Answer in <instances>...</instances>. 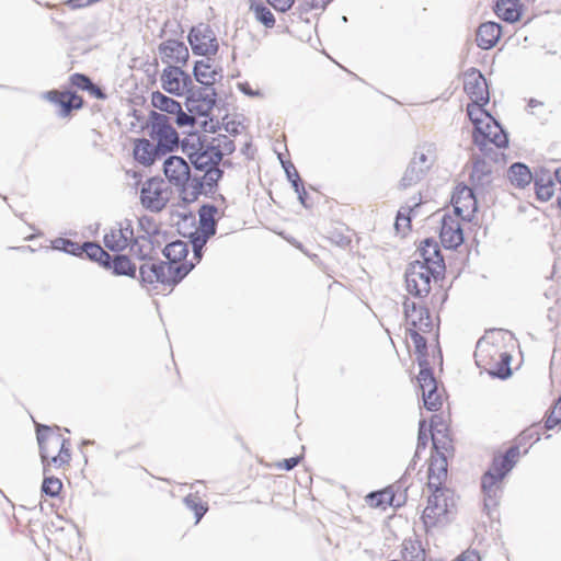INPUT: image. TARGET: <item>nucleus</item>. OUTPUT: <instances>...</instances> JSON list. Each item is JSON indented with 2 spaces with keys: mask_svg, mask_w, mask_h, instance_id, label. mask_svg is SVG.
Wrapping results in <instances>:
<instances>
[{
  "mask_svg": "<svg viewBox=\"0 0 561 561\" xmlns=\"http://www.w3.org/2000/svg\"><path fill=\"white\" fill-rule=\"evenodd\" d=\"M421 204V197L416 198L413 197L411 199V203L407 204L405 206H402L400 210L398 211L397 220H396V228L399 229L401 225V220H404L407 225L410 222V214L414 211L415 207H419Z\"/></svg>",
  "mask_w": 561,
  "mask_h": 561,
  "instance_id": "de8ad7c7",
  "label": "nucleus"
},
{
  "mask_svg": "<svg viewBox=\"0 0 561 561\" xmlns=\"http://www.w3.org/2000/svg\"><path fill=\"white\" fill-rule=\"evenodd\" d=\"M290 168L293 169V175L295 179L290 180L291 182V185L295 190V192L298 194V197H299V201L302 205H305V195H306V191L305 188L301 186V183H300V178H299V174L296 170V168L294 167V164H290Z\"/></svg>",
  "mask_w": 561,
  "mask_h": 561,
  "instance_id": "13d9d810",
  "label": "nucleus"
},
{
  "mask_svg": "<svg viewBox=\"0 0 561 561\" xmlns=\"http://www.w3.org/2000/svg\"><path fill=\"white\" fill-rule=\"evenodd\" d=\"M447 501L443 491H433V494L428 497L427 504L423 511L422 519L426 527H434L440 523L448 510Z\"/></svg>",
  "mask_w": 561,
  "mask_h": 561,
  "instance_id": "412c9836",
  "label": "nucleus"
},
{
  "mask_svg": "<svg viewBox=\"0 0 561 561\" xmlns=\"http://www.w3.org/2000/svg\"><path fill=\"white\" fill-rule=\"evenodd\" d=\"M543 428L540 424L530 425L514 439L513 445L503 455L516 463L520 456L527 454L529 448L540 439Z\"/></svg>",
  "mask_w": 561,
  "mask_h": 561,
  "instance_id": "2eb2a0df",
  "label": "nucleus"
},
{
  "mask_svg": "<svg viewBox=\"0 0 561 561\" xmlns=\"http://www.w3.org/2000/svg\"><path fill=\"white\" fill-rule=\"evenodd\" d=\"M486 103H474L468 104L467 106V113L470 118V121L473 123L476 127V131L478 130V127L482 126L485 122H488V118H493L489 113H486L482 106Z\"/></svg>",
  "mask_w": 561,
  "mask_h": 561,
  "instance_id": "ea45409f",
  "label": "nucleus"
},
{
  "mask_svg": "<svg viewBox=\"0 0 561 561\" xmlns=\"http://www.w3.org/2000/svg\"><path fill=\"white\" fill-rule=\"evenodd\" d=\"M536 195L541 202L549 201L554 194V184L551 178H538L535 181Z\"/></svg>",
  "mask_w": 561,
  "mask_h": 561,
  "instance_id": "a19ab883",
  "label": "nucleus"
},
{
  "mask_svg": "<svg viewBox=\"0 0 561 561\" xmlns=\"http://www.w3.org/2000/svg\"><path fill=\"white\" fill-rule=\"evenodd\" d=\"M430 433L435 455L446 456L454 450L449 425L442 416H432Z\"/></svg>",
  "mask_w": 561,
  "mask_h": 561,
  "instance_id": "4468645a",
  "label": "nucleus"
},
{
  "mask_svg": "<svg viewBox=\"0 0 561 561\" xmlns=\"http://www.w3.org/2000/svg\"><path fill=\"white\" fill-rule=\"evenodd\" d=\"M210 237L211 236H206L205 233L202 232V230L198 229L191 236V242L193 245L195 257L201 259L202 249Z\"/></svg>",
  "mask_w": 561,
  "mask_h": 561,
  "instance_id": "603ef678",
  "label": "nucleus"
},
{
  "mask_svg": "<svg viewBox=\"0 0 561 561\" xmlns=\"http://www.w3.org/2000/svg\"><path fill=\"white\" fill-rule=\"evenodd\" d=\"M254 14L259 22L266 27H273L275 24V18L270 9L264 5H256L254 8Z\"/></svg>",
  "mask_w": 561,
  "mask_h": 561,
  "instance_id": "3c124183",
  "label": "nucleus"
},
{
  "mask_svg": "<svg viewBox=\"0 0 561 561\" xmlns=\"http://www.w3.org/2000/svg\"><path fill=\"white\" fill-rule=\"evenodd\" d=\"M413 262H419L422 265L433 268L436 274H444L445 272V263L438 244L430 239L422 242V245L419 249L417 259Z\"/></svg>",
  "mask_w": 561,
  "mask_h": 561,
  "instance_id": "5701e85b",
  "label": "nucleus"
},
{
  "mask_svg": "<svg viewBox=\"0 0 561 561\" xmlns=\"http://www.w3.org/2000/svg\"><path fill=\"white\" fill-rule=\"evenodd\" d=\"M169 191L162 179H149L141 188L140 201L151 211H160L169 202Z\"/></svg>",
  "mask_w": 561,
  "mask_h": 561,
  "instance_id": "9d476101",
  "label": "nucleus"
},
{
  "mask_svg": "<svg viewBox=\"0 0 561 561\" xmlns=\"http://www.w3.org/2000/svg\"><path fill=\"white\" fill-rule=\"evenodd\" d=\"M220 149L214 146V142L208 140L204 148L191 162L196 170L205 171L201 185L207 186L211 190L222 175V171L219 169L220 162Z\"/></svg>",
  "mask_w": 561,
  "mask_h": 561,
  "instance_id": "39448f33",
  "label": "nucleus"
},
{
  "mask_svg": "<svg viewBox=\"0 0 561 561\" xmlns=\"http://www.w3.org/2000/svg\"><path fill=\"white\" fill-rule=\"evenodd\" d=\"M440 241L447 249H456L463 242V232L459 216L444 215L440 227Z\"/></svg>",
  "mask_w": 561,
  "mask_h": 561,
  "instance_id": "aec40b11",
  "label": "nucleus"
},
{
  "mask_svg": "<svg viewBox=\"0 0 561 561\" xmlns=\"http://www.w3.org/2000/svg\"><path fill=\"white\" fill-rule=\"evenodd\" d=\"M242 128L243 126L236 121H224L222 126L219 127L220 130L224 129L227 134L231 136L240 134Z\"/></svg>",
  "mask_w": 561,
  "mask_h": 561,
  "instance_id": "052dcab7",
  "label": "nucleus"
},
{
  "mask_svg": "<svg viewBox=\"0 0 561 561\" xmlns=\"http://www.w3.org/2000/svg\"><path fill=\"white\" fill-rule=\"evenodd\" d=\"M188 42L195 55L211 57L218 51L219 44L215 32L208 24L201 23L190 31Z\"/></svg>",
  "mask_w": 561,
  "mask_h": 561,
  "instance_id": "1a4fd4ad",
  "label": "nucleus"
},
{
  "mask_svg": "<svg viewBox=\"0 0 561 561\" xmlns=\"http://www.w3.org/2000/svg\"><path fill=\"white\" fill-rule=\"evenodd\" d=\"M515 462L508 459L503 453L494 454L489 470L481 478V489L484 499V507L492 516L500 504L503 494L504 479L513 469Z\"/></svg>",
  "mask_w": 561,
  "mask_h": 561,
  "instance_id": "20e7f679",
  "label": "nucleus"
},
{
  "mask_svg": "<svg viewBox=\"0 0 561 561\" xmlns=\"http://www.w3.org/2000/svg\"><path fill=\"white\" fill-rule=\"evenodd\" d=\"M151 104L154 108L173 114L180 112V103L160 91L152 92Z\"/></svg>",
  "mask_w": 561,
  "mask_h": 561,
  "instance_id": "c9c22d12",
  "label": "nucleus"
},
{
  "mask_svg": "<svg viewBox=\"0 0 561 561\" xmlns=\"http://www.w3.org/2000/svg\"><path fill=\"white\" fill-rule=\"evenodd\" d=\"M144 283L150 285L161 284L170 287L169 262H145L139 270Z\"/></svg>",
  "mask_w": 561,
  "mask_h": 561,
  "instance_id": "b1692460",
  "label": "nucleus"
},
{
  "mask_svg": "<svg viewBox=\"0 0 561 561\" xmlns=\"http://www.w3.org/2000/svg\"><path fill=\"white\" fill-rule=\"evenodd\" d=\"M405 325L415 347L419 366L442 365L443 356L438 346L439 318H413Z\"/></svg>",
  "mask_w": 561,
  "mask_h": 561,
  "instance_id": "f03ea898",
  "label": "nucleus"
},
{
  "mask_svg": "<svg viewBox=\"0 0 561 561\" xmlns=\"http://www.w3.org/2000/svg\"><path fill=\"white\" fill-rule=\"evenodd\" d=\"M454 215L470 221L477 210V199L473 191L466 185H458L453 194Z\"/></svg>",
  "mask_w": 561,
  "mask_h": 561,
  "instance_id": "a211bd4d",
  "label": "nucleus"
},
{
  "mask_svg": "<svg viewBox=\"0 0 561 561\" xmlns=\"http://www.w3.org/2000/svg\"><path fill=\"white\" fill-rule=\"evenodd\" d=\"M332 0H300L298 9L301 12L311 10H324Z\"/></svg>",
  "mask_w": 561,
  "mask_h": 561,
  "instance_id": "5fc2aeb1",
  "label": "nucleus"
},
{
  "mask_svg": "<svg viewBox=\"0 0 561 561\" xmlns=\"http://www.w3.org/2000/svg\"><path fill=\"white\" fill-rule=\"evenodd\" d=\"M514 336L510 331L491 329L480 337L474 351L478 367L489 375L505 379L511 376Z\"/></svg>",
  "mask_w": 561,
  "mask_h": 561,
  "instance_id": "f257e3e1",
  "label": "nucleus"
},
{
  "mask_svg": "<svg viewBox=\"0 0 561 561\" xmlns=\"http://www.w3.org/2000/svg\"><path fill=\"white\" fill-rule=\"evenodd\" d=\"M162 154L157 146L148 139H138L134 146V158L139 163L148 167L151 165L154 160Z\"/></svg>",
  "mask_w": 561,
  "mask_h": 561,
  "instance_id": "cd10ccee",
  "label": "nucleus"
},
{
  "mask_svg": "<svg viewBox=\"0 0 561 561\" xmlns=\"http://www.w3.org/2000/svg\"><path fill=\"white\" fill-rule=\"evenodd\" d=\"M238 89L248 96L255 98L261 96L259 89H253L249 82H239Z\"/></svg>",
  "mask_w": 561,
  "mask_h": 561,
  "instance_id": "0e129e2a",
  "label": "nucleus"
},
{
  "mask_svg": "<svg viewBox=\"0 0 561 561\" xmlns=\"http://www.w3.org/2000/svg\"><path fill=\"white\" fill-rule=\"evenodd\" d=\"M427 174V171L423 168L419 167L417 164H414V161L411 159L402 179H401V185L403 187H408L411 185H414L419 183L421 180L425 178Z\"/></svg>",
  "mask_w": 561,
  "mask_h": 561,
  "instance_id": "4c0bfd02",
  "label": "nucleus"
},
{
  "mask_svg": "<svg viewBox=\"0 0 561 561\" xmlns=\"http://www.w3.org/2000/svg\"><path fill=\"white\" fill-rule=\"evenodd\" d=\"M465 91L474 103H488L490 100L485 78L476 69L465 73Z\"/></svg>",
  "mask_w": 561,
  "mask_h": 561,
  "instance_id": "4be33fe9",
  "label": "nucleus"
},
{
  "mask_svg": "<svg viewBox=\"0 0 561 561\" xmlns=\"http://www.w3.org/2000/svg\"><path fill=\"white\" fill-rule=\"evenodd\" d=\"M139 239L134 236V229L128 220L112 227L103 238L105 247L114 252H121L130 247L134 251Z\"/></svg>",
  "mask_w": 561,
  "mask_h": 561,
  "instance_id": "ddd939ff",
  "label": "nucleus"
},
{
  "mask_svg": "<svg viewBox=\"0 0 561 561\" xmlns=\"http://www.w3.org/2000/svg\"><path fill=\"white\" fill-rule=\"evenodd\" d=\"M210 142H214V146L220 149V160L224 154H229L234 150V144L227 135L219 134L218 137L211 138Z\"/></svg>",
  "mask_w": 561,
  "mask_h": 561,
  "instance_id": "8fccbe9b",
  "label": "nucleus"
},
{
  "mask_svg": "<svg viewBox=\"0 0 561 561\" xmlns=\"http://www.w3.org/2000/svg\"><path fill=\"white\" fill-rule=\"evenodd\" d=\"M218 209L211 205H205L199 209V226L198 230H202L206 236H214L216 232V215Z\"/></svg>",
  "mask_w": 561,
  "mask_h": 561,
  "instance_id": "72a5a7b5",
  "label": "nucleus"
},
{
  "mask_svg": "<svg viewBox=\"0 0 561 561\" xmlns=\"http://www.w3.org/2000/svg\"><path fill=\"white\" fill-rule=\"evenodd\" d=\"M427 432H430V427H427L426 421L422 420L419 424V437H417V451L420 449H424L427 446L428 443V435Z\"/></svg>",
  "mask_w": 561,
  "mask_h": 561,
  "instance_id": "4d7b16f0",
  "label": "nucleus"
},
{
  "mask_svg": "<svg viewBox=\"0 0 561 561\" xmlns=\"http://www.w3.org/2000/svg\"><path fill=\"white\" fill-rule=\"evenodd\" d=\"M150 136L162 154L173 151L179 145V135L164 114H153Z\"/></svg>",
  "mask_w": 561,
  "mask_h": 561,
  "instance_id": "0eeeda50",
  "label": "nucleus"
},
{
  "mask_svg": "<svg viewBox=\"0 0 561 561\" xmlns=\"http://www.w3.org/2000/svg\"><path fill=\"white\" fill-rule=\"evenodd\" d=\"M442 276L428 266L411 262L405 270L407 290L415 297H425L431 291L432 280L436 282Z\"/></svg>",
  "mask_w": 561,
  "mask_h": 561,
  "instance_id": "423d86ee",
  "label": "nucleus"
},
{
  "mask_svg": "<svg viewBox=\"0 0 561 561\" xmlns=\"http://www.w3.org/2000/svg\"><path fill=\"white\" fill-rule=\"evenodd\" d=\"M159 83L163 91L174 96H184L190 91L193 80L180 66H165L160 76Z\"/></svg>",
  "mask_w": 561,
  "mask_h": 561,
  "instance_id": "6e6552de",
  "label": "nucleus"
},
{
  "mask_svg": "<svg viewBox=\"0 0 561 561\" xmlns=\"http://www.w3.org/2000/svg\"><path fill=\"white\" fill-rule=\"evenodd\" d=\"M46 98L56 104L61 106L62 115H67L71 108L79 107L81 105V98L71 92H58L49 91Z\"/></svg>",
  "mask_w": 561,
  "mask_h": 561,
  "instance_id": "2f4dec72",
  "label": "nucleus"
},
{
  "mask_svg": "<svg viewBox=\"0 0 561 561\" xmlns=\"http://www.w3.org/2000/svg\"><path fill=\"white\" fill-rule=\"evenodd\" d=\"M54 249L76 254L80 250V247L68 239L58 238L54 241Z\"/></svg>",
  "mask_w": 561,
  "mask_h": 561,
  "instance_id": "6e6d98bb",
  "label": "nucleus"
},
{
  "mask_svg": "<svg viewBox=\"0 0 561 561\" xmlns=\"http://www.w3.org/2000/svg\"><path fill=\"white\" fill-rule=\"evenodd\" d=\"M394 492L392 488H386L383 490L370 493L366 496V503L371 508L386 511L390 506H399V503L394 502Z\"/></svg>",
  "mask_w": 561,
  "mask_h": 561,
  "instance_id": "c756f323",
  "label": "nucleus"
},
{
  "mask_svg": "<svg viewBox=\"0 0 561 561\" xmlns=\"http://www.w3.org/2000/svg\"><path fill=\"white\" fill-rule=\"evenodd\" d=\"M473 139L478 146H485L486 142H490L497 148H504L508 142L507 135L494 118H488V122L478 127Z\"/></svg>",
  "mask_w": 561,
  "mask_h": 561,
  "instance_id": "dca6fc26",
  "label": "nucleus"
},
{
  "mask_svg": "<svg viewBox=\"0 0 561 561\" xmlns=\"http://www.w3.org/2000/svg\"><path fill=\"white\" fill-rule=\"evenodd\" d=\"M169 266L171 272L170 287H172L183 279V277L188 273V268L184 263L180 262H169Z\"/></svg>",
  "mask_w": 561,
  "mask_h": 561,
  "instance_id": "09e8293b",
  "label": "nucleus"
},
{
  "mask_svg": "<svg viewBox=\"0 0 561 561\" xmlns=\"http://www.w3.org/2000/svg\"><path fill=\"white\" fill-rule=\"evenodd\" d=\"M447 479V457L444 455H432L427 468V486L431 491H443Z\"/></svg>",
  "mask_w": 561,
  "mask_h": 561,
  "instance_id": "393cba45",
  "label": "nucleus"
},
{
  "mask_svg": "<svg viewBox=\"0 0 561 561\" xmlns=\"http://www.w3.org/2000/svg\"><path fill=\"white\" fill-rule=\"evenodd\" d=\"M186 253L187 245L183 241L171 242L163 250V254L169 262H179L186 256Z\"/></svg>",
  "mask_w": 561,
  "mask_h": 561,
  "instance_id": "79ce46f5",
  "label": "nucleus"
},
{
  "mask_svg": "<svg viewBox=\"0 0 561 561\" xmlns=\"http://www.w3.org/2000/svg\"><path fill=\"white\" fill-rule=\"evenodd\" d=\"M290 164H291L290 162H288L287 164L283 162V167H284V169H285V172H286L287 179H288L289 181H290V180H293V179H295V178H294V175H293V169L290 168Z\"/></svg>",
  "mask_w": 561,
  "mask_h": 561,
  "instance_id": "774afa93",
  "label": "nucleus"
},
{
  "mask_svg": "<svg viewBox=\"0 0 561 561\" xmlns=\"http://www.w3.org/2000/svg\"><path fill=\"white\" fill-rule=\"evenodd\" d=\"M300 460H301L300 457L287 458V459L276 462L275 467L280 470L289 471L293 468H295L300 462Z\"/></svg>",
  "mask_w": 561,
  "mask_h": 561,
  "instance_id": "680f3d73",
  "label": "nucleus"
},
{
  "mask_svg": "<svg viewBox=\"0 0 561 561\" xmlns=\"http://www.w3.org/2000/svg\"><path fill=\"white\" fill-rule=\"evenodd\" d=\"M113 270L117 275L133 276L136 272L135 265L125 255H115L113 260Z\"/></svg>",
  "mask_w": 561,
  "mask_h": 561,
  "instance_id": "37998d69",
  "label": "nucleus"
},
{
  "mask_svg": "<svg viewBox=\"0 0 561 561\" xmlns=\"http://www.w3.org/2000/svg\"><path fill=\"white\" fill-rule=\"evenodd\" d=\"M207 141V136L202 137L196 133H191L181 141V148L192 162Z\"/></svg>",
  "mask_w": 561,
  "mask_h": 561,
  "instance_id": "473e14b6",
  "label": "nucleus"
},
{
  "mask_svg": "<svg viewBox=\"0 0 561 561\" xmlns=\"http://www.w3.org/2000/svg\"><path fill=\"white\" fill-rule=\"evenodd\" d=\"M83 248L87 255L92 260L102 261L103 257H105L106 260L110 259V255L100 245L95 243L87 242L84 243Z\"/></svg>",
  "mask_w": 561,
  "mask_h": 561,
  "instance_id": "864d4df0",
  "label": "nucleus"
},
{
  "mask_svg": "<svg viewBox=\"0 0 561 561\" xmlns=\"http://www.w3.org/2000/svg\"><path fill=\"white\" fill-rule=\"evenodd\" d=\"M495 13L505 22H517L520 18L519 0H496Z\"/></svg>",
  "mask_w": 561,
  "mask_h": 561,
  "instance_id": "7c9ffc66",
  "label": "nucleus"
},
{
  "mask_svg": "<svg viewBox=\"0 0 561 561\" xmlns=\"http://www.w3.org/2000/svg\"><path fill=\"white\" fill-rule=\"evenodd\" d=\"M561 425V397L558 399L556 404L550 410L546 417L543 427L546 430H553Z\"/></svg>",
  "mask_w": 561,
  "mask_h": 561,
  "instance_id": "49530a36",
  "label": "nucleus"
},
{
  "mask_svg": "<svg viewBox=\"0 0 561 561\" xmlns=\"http://www.w3.org/2000/svg\"><path fill=\"white\" fill-rule=\"evenodd\" d=\"M501 25L495 22L482 23L477 31V44L482 49L492 48L501 37Z\"/></svg>",
  "mask_w": 561,
  "mask_h": 561,
  "instance_id": "a878e982",
  "label": "nucleus"
},
{
  "mask_svg": "<svg viewBox=\"0 0 561 561\" xmlns=\"http://www.w3.org/2000/svg\"><path fill=\"white\" fill-rule=\"evenodd\" d=\"M435 366L420 367L417 382L422 390L424 407L428 411H438L443 405V393L438 390L437 381L433 375Z\"/></svg>",
  "mask_w": 561,
  "mask_h": 561,
  "instance_id": "9b49d317",
  "label": "nucleus"
},
{
  "mask_svg": "<svg viewBox=\"0 0 561 561\" xmlns=\"http://www.w3.org/2000/svg\"><path fill=\"white\" fill-rule=\"evenodd\" d=\"M184 503L188 510L195 515V524H198L208 511L207 503L198 494V492L190 493L184 497Z\"/></svg>",
  "mask_w": 561,
  "mask_h": 561,
  "instance_id": "e433bc0d",
  "label": "nucleus"
},
{
  "mask_svg": "<svg viewBox=\"0 0 561 561\" xmlns=\"http://www.w3.org/2000/svg\"><path fill=\"white\" fill-rule=\"evenodd\" d=\"M185 96L187 111L199 116L209 115L216 103L214 87L195 88L192 84Z\"/></svg>",
  "mask_w": 561,
  "mask_h": 561,
  "instance_id": "f8f14e48",
  "label": "nucleus"
},
{
  "mask_svg": "<svg viewBox=\"0 0 561 561\" xmlns=\"http://www.w3.org/2000/svg\"><path fill=\"white\" fill-rule=\"evenodd\" d=\"M159 56L165 66H182L188 60L190 54L186 45L175 39L162 42L158 47Z\"/></svg>",
  "mask_w": 561,
  "mask_h": 561,
  "instance_id": "6ab92c4d",
  "label": "nucleus"
},
{
  "mask_svg": "<svg viewBox=\"0 0 561 561\" xmlns=\"http://www.w3.org/2000/svg\"><path fill=\"white\" fill-rule=\"evenodd\" d=\"M173 115H175L174 122L179 127L193 126L195 123V118L192 115L184 113L181 106L180 112H174Z\"/></svg>",
  "mask_w": 561,
  "mask_h": 561,
  "instance_id": "bf43d9fd",
  "label": "nucleus"
},
{
  "mask_svg": "<svg viewBox=\"0 0 561 561\" xmlns=\"http://www.w3.org/2000/svg\"><path fill=\"white\" fill-rule=\"evenodd\" d=\"M275 10L277 11H280V12H286L288 11L295 0H266Z\"/></svg>",
  "mask_w": 561,
  "mask_h": 561,
  "instance_id": "e2e57ef3",
  "label": "nucleus"
},
{
  "mask_svg": "<svg viewBox=\"0 0 561 561\" xmlns=\"http://www.w3.org/2000/svg\"><path fill=\"white\" fill-rule=\"evenodd\" d=\"M44 476L42 492L51 497L59 495L62 490L61 480L56 477L48 476V473Z\"/></svg>",
  "mask_w": 561,
  "mask_h": 561,
  "instance_id": "c03bdc74",
  "label": "nucleus"
},
{
  "mask_svg": "<svg viewBox=\"0 0 561 561\" xmlns=\"http://www.w3.org/2000/svg\"><path fill=\"white\" fill-rule=\"evenodd\" d=\"M38 444L44 474L51 469L67 470L70 467L72 444L59 431H44L38 437Z\"/></svg>",
  "mask_w": 561,
  "mask_h": 561,
  "instance_id": "7ed1b4c3",
  "label": "nucleus"
},
{
  "mask_svg": "<svg viewBox=\"0 0 561 561\" xmlns=\"http://www.w3.org/2000/svg\"><path fill=\"white\" fill-rule=\"evenodd\" d=\"M193 72L196 81L204 87H213L215 82L221 78V75L210 62V57H207V60L196 61Z\"/></svg>",
  "mask_w": 561,
  "mask_h": 561,
  "instance_id": "bb28decb",
  "label": "nucleus"
},
{
  "mask_svg": "<svg viewBox=\"0 0 561 561\" xmlns=\"http://www.w3.org/2000/svg\"><path fill=\"white\" fill-rule=\"evenodd\" d=\"M401 554L404 561H425V551L417 541H404Z\"/></svg>",
  "mask_w": 561,
  "mask_h": 561,
  "instance_id": "58836bf2",
  "label": "nucleus"
},
{
  "mask_svg": "<svg viewBox=\"0 0 561 561\" xmlns=\"http://www.w3.org/2000/svg\"><path fill=\"white\" fill-rule=\"evenodd\" d=\"M412 160L414 164L423 168L427 172L437 160V147L433 142H424L416 147Z\"/></svg>",
  "mask_w": 561,
  "mask_h": 561,
  "instance_id": "c85d7f7f",
  "label": "nucleus"
},
{
  "mask_svg": "<svg viewBox=\"0 0 561 561\" xmlns=\"http://www.w3.org/2000/svg\"><path fill=\"white\" fill-rule=\"evenodd\" d=\"M71 83L81 90H89L94 93L98 98H103L102 91L96 88L91 80L84 75L75 73L71 76Z\"/></svg>",
  "mask_w": 561,
  "mask_h": 561,
  "instance_id": "a18cd8bd",
  "label": "nucleus"
},
{
  "mask_svg": "<svg viewBox=\"0 0 561 561\" xmlns=\"http://www.w3.org/2000/svg\"><path fill=\"white\" fill-rule=\"evenodd\" d=\"M507 176L513 185L524 188L530 184L533 175L527 165L523 163H514L510 167Z\"/></svg>",
  "mask_w": 561,
  "mask_h": 561,
  "instance_id": "f704fd0d",
  "label": "nucleus"
},
{
  "mask_svg": "<svg viewBox=\"0 0 561 561\" xmlns=\"http://www.w3.org/2000/svg\"><path fill=\"white\" fill-rule=\"evenodd\" d=\"M163 172L168 181L178 188H184L191 178L187 162L178 156H170L165 159Z\"/></svg>",
  "mask_w": 561,
  "mask_h": 561,
  "instance_id": "f3484780",
  "label": "nucleus"
},
{
  "mask_svg": "<svg viewBox=\"0 0 561 561\" xmlns=\"http://www.w3.org/2000/svg\"><path fill=\"white\" fill-rule=\"evenodd\" d=\"M455 561H481V559L477 551L466 550Z\"/></svg>",
  "mask_w": 561,
  "mask_h": 561,
  "instance_id": "69168bd1",
  "label": "nucleus"
},
{
  "mask_svg": "<svg viewBox=\"0 0 561 561\" xmlns=\"http://www.w3.org/2000/svg\"><path fill=\"white\" fill-rule=\"evenodd\" d=\"M554 178L560 184V195L558 197V205L561 208V168H558L554 172Z\"/></svg>",
  "mask_w": 561,
  "mask_h": 561,
  "instance_id": "338daca9",
  "label": "nucleus"
}]
</instances>
